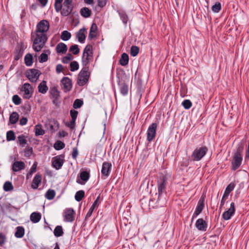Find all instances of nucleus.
<instances>
[{
    "label": "nucleus",
    "mask_w": 249,
    "mask_h": 249,
    "mask_svg": "<svg viewBox=\"0 0 249 249\" xmlns=\"http://www.w3.org/2000/svg\"><path fill=\"white\" fill-rule=\"evenodd\" d=\"M48 37L47 35H42L35 33L31 35V40L33 41V49L36 52L40 51L45 46Z\"/></svg>",
    "instance_id": "f257e3e1"
},
{
    "label": "nucleus",
    "mask_w": 249,
    "mask_h": 249,
    "mask_svg": "<svg viewBox=\"0 0 249 249\" xmlns=\"http://www.w3.org/2000/svg\"><path fill=\"white\" fill-rule=\"evenodd\" d=\"M244 149V146L242 144H240L237 145L236 151L233 152L231 169L233 171L239 168L242 164Z\"/></svg>",
    "instance_id": "f03ea898"
},
{
    "label": "nucleus",
    "mask_w": 249,
    "mask_h": 249,
    "mask_svg": "<svg viewBox=\"0 0 249 249\" xmlns=\"http://www.w3.org/2000/svg\"><path fill=\"white\" fill-rule=\"evenodd\" d=\"M208 151V148L205 145L196 147L191 156V160L193 161H198L201 160L206 155Z\"/></svg>",
    "instance_id": "7ed1b4c3"
},
{
    "label": "nucleus",
    "mask_w": 249,
    "mask_h": 249,
    "mask_svg": "<svg viewBox=\"0 0 249 249\" xmlns=\"http://www.w3.org/2000/svg\"><path fill=\"white\" fill-rule=\"evenodd\" d=\"M90 74L89 67L88 66L83 67L78 74L77 84L80 86L85 85L89 81Z\"/></svg>",
    "instance_id": "20e7f679"
},
{
    "label": "nucleus",
    "mask_w": 249,
    "mask_h": 249,
    "mask_svg": "<svg viewBox=\"0 0 249 249\" xmlns=\"http://www.w3.org/2000/svg\"><path fill=\"white\" fill-rule=\"evenodd\" d=\"M50 28V24L48 20L42 19L36 25V29L34 33L42 35H47Z\"/></svg>",
    "instance_id": "39448f33"
},
{
    "label": "nucleus",
    "mask_w": 249,
    "mask_h": 249,
    "mask_svg": "<svg viewBox=\"0 0 249 249\" xmlns=\"http://www.w3.org/2000/svg\"><path fill=\"white\" fill-rule=\"evenodd\" d=\"M93 59L92 46L90 45H88L85 48L82 56V61L85 66L92 61Z\"/></svg>",
    "instance_id": "423d86ee"
},
{
    "label": "nucleus",
    "mask_w": 249,
    "mask_h": 249,
    "mask_svg": "<svg viewBox=\"0 0 249 249\" xmlns=\"http://www.w3.org/2000/svg\"><path fill=\"white\" fill-rule=\"evenodd\" d=\"M72 2V0H64L63 7H62V9L60 10L62 16L66 17L72 12L73 8Z\"/></svg>",
    "instance_id": "0eeeda50"
},
{
    "label": "nucleus",
    "mask_w": 249,
    "mask_h": 249,
    "mask_svg": "<svg viewBox=\"0 0 249 249\" xmlns=\"http://www.w3.org/2000/svg\"><path fill=\"white\" fill-rule=\"evenodd\" d=\"M167 180L165 178L163 177L159 179L158 181V189L159 197L158 200H160V197L166 193V187L167 185Z\"/></svg>",
    "instance_id": "6e6552de"
},
{
    "label": "nucleus",
    "mask_w": 249,
    "mask_h": 249,
    "mask_svg": "<svg viewBox=\"0 0 249 249\" xmlns=\"http://www.w3.org/2000/svg\"><path fill=\"white\" fill-rule=\"evenodd\" d=\"M157 124L156 123H152L148 128L147 131V140L151 142L155 139L156 135Z\"/></svg>",
    "instance_id": "1a4fd4ad"
},
{
    "label": "nucleus",
    "mask_w": 249,
    "mask_h": 249,
    "mask_svg": "<svg viewBox=\"0 0 249 249\" xmlns=\"http://www.w3.org/2000/svg\"><path fill=\"white\" fill-rule=\"evenodd\" d=\"M64 157L62 155L57 156L53 158L52 160L53 166L56 170L61 168L64 162Z\"/></svg>",
    "instance_id": "9d476101"
},
{
    "label": "nucleus",
    "mask_w": 249,
    "mask_h": 249,
    "mask_svg": "<svg viewBox=\"0 0 249 249\" xmlns=\"http://www.w3.org/2000/svg\"><path fill=\"white\" fill-rule=\"evenodd\" d=\"M40 75L39 71L36 69H32L26 73V76L32 82H35Z\"/></svg>",
    "instance_id": "9b49d317"
},
{
    "label": "nucleus",
    "mask_w": 249,
    "mask_h": 249,
    "mask_svg": "<svg viewBox=\"0 0 249 249\" xmlns=\"http://www.w3.org/2000/svg\"><path fill=\"white\" fill-rule=\"evenodd\" d=\"M21 91L24 92L23 97L25 99H29L32 95V89L30 84L25 83L21 87Z\"/></svg>",
    "instance_id": "f8f14e48"
},
{
    "label": "nucleus",
    "mask_w": 249,
    "mask_h": 249,
    "mask_svg": "<svg viewBox=\"0 0 249 249\" xmlns=\"http://www.w3.org/2000/svg\"><path fill=\"white\" fill-rule=\"evenodd\" d=\"M75 212L72 208L66 209L64 212L65 221L71 222L74 220Z\"/></svg>",
    "instance_id": "ddd939ff"
},
{
    "label": "nucleus",
    "mask_w": 249,
    "mask_h": 249,
    "mask_svg": "<svg viewBox=\"0 0 249 249\" xmlns=\"http://www.w3.org/2000/svg\"><path fill=\"white\" fill-rule=\"evenodd\" d=\"M235 212L234 203L231 202L230 204V208L222 214V217L224 220H228L234 214Z\"/></svg>",
    "instance_id": "4468645a"
},
{
    "label": "nucleus",
    "mask_w": 249,
    "mask_h": 249,
    "mask_svg": "<svg viewBox=\"0 0 249 249\" xmlns=\"http://www.w3.org/2000/svg\"><path fill=\"white\" fill-rule=\"evenodd\" d=\"M117 84L119 87L121 94L123 96H126L128 92V86L122 79L118 78Z\"/></svg>",
    "instance_id": "2eb2a0df"
},
{
    "label": "nucleus",
    "mask_w": 249,
    "mask_h": 249,
    "mask_svg": "<svg viewBox=\"0 0 249 249\" xmlns=\"http://www.w3.org/2000/svg\"><path fill=\"white\" fill-rule=\"evenodd\" d=\"M112 167V164L109 162H104L102 164L101 174L102 176L108 177L110 174Z\"/></svg>",
    "instance_id": "dca6fc26"
},
{
    "label": "nucleus",
    "mask_w": 249,
    "mask_h": 249,
    "mask_svg": "<svg viewBox=\"0 0 249 249\" xmlns=\"http://www.w3.org/2000/svg\"><path fill=\"white\" fill-rule=\"evenodd\" d=\"M61 82L64 90L65 92L70 91L71 89L72 84L71 80L69 78L67 77H63L61 80Z\"/></svg>",
    "instance_id": "f3484780"
},
{
    "label": "nucleus",
    "mask_w": 249,
    "mask_h": 249,
    "mask_svg": "<svg viewBox=\"0 0 249 249\" xmlns=\"http://www.w3.org/2000/svg\"><path fill=\"white\" fill-rule=\"evenodd\" d=\"M196 227L198 230L205 231L207 228V223L203 219L199 218L196 221Z\"/></svg>",
    "instance_id": "a211bd4d"
},
{
    "label": "nucleus",
    "mask_w": 249,
    "mask_h": 249,
    "mask_svg": "<svg viewBox=\"0 0 249 249\" xmlns=\"http://www.w3.org/2000/svg\"><path fill=\"white\" fill-rule=\"evenodd\" d=\"M25 167V163L22 161H16L12 164V169L15 172L23 170Z\"/></svg>",
    "instance_id": "6ab92c4d"
},
{
    "label": "nucleus",
    "mask_w": 249,
    "mask_h": 249,
    "mask_svg": "<svg viewBox=\"0 0 249 249\" xmlns=\"http://www.w3.org/2000/svg\"><path fill=\"white\" fill-rule=\"evenodd\" d=\"M204 208V199L202 197L199 200L195 211L193 214V218L197 216L202 211Z\"/></svg>",
    "instance_id": "aec40b11"
},
{
    "label": "nucleus",
    "mask_w": 249,
    "mask_h": 249,
    "mask_svg": "<svg viewBox=\"0 0 249 249\" xmlns=\"http://www.w3.org/2000/svg\"><path fill=\"white\" fill-rule=\"evenodd\" d=\"M42 180V176L40 174H37L34 177L32 184L31 187L34 189H36L38 188L39 184L41 183Z\"/></svg>",
    "instance_id": "412c9836"
},
{
    "label": "nucleus",
    "mask_w": 249,
    "mask_h": 249,
    "mask_svg": "<svg viewBox=\"0 0 249 249\" xmlns=\"http://www.w3.org/2000/svg\"><path fill=\"white\" fill-rule=\"evenodd\" d=\"M97 35V26L94 23H92L89 33L88 38L91 40L93 38H95Z\"/></svg>",
    "instance_id": "4be33fe9"
},
{
    "label": "nucleus",
    "mask_w": 249,
    "mask_h": 249,
    "mask_svg": "<svg viewBox=\"0 0 249 249\" xmlns=\"http://www.w3.org/2000/svg\"><path fill=\"white\" fill-rule=\"evenodd\" d=\"M56 51L58 53H65L67 51V46L64 43H58L56 46Z\"/></svg>",
    "instance_id": "5701e85b"
},
{
    "label": "nucleus",
    "mask_w": 249,
    "mask_h": 249,
    "mask_svg": "<svg viewBox=\"0 0 249 249\" xmlns=\"http://www.w3.org/2000/svg\"><path fill=\"white\" fill-rule=\"evenodd\" d=\"M86 29L85 28H82L78 31L76 35L78 41L81 43H84L86 39Z\"/></svg>",
    "instance_id": "b1692460"
},
{
    "label": "nucleus",
    "mask_w": 249,
    "mask_h": 249,
    "mask_svg": "<svg viewBox=\"0 0 249 249\" xmlns=\"http://www.w3.org/2000/svg\"><path fill=\"white\" fill-rule=\"evenodd\" d=\"M41 217V214L37 212H33L30 215V220L34 223L38 222L40 221Z\"/></svg>",
    "instance_id": "393cba45"
},
{
    "label": "nucleus",
    "mask_w": 249,
    "mask_h": 249,
    "mask_svg": "<svg viewBox=\"0 0 249 249\" xmlns=\"http://www.w3.org/2000/svg\"><path fill=\"white\" fill-rule=\"evenodd\" d=\"M80 13L83 17L85 18H88L90 16L91 11L89 8L87 7H83L81 9Z\"/></svg>",
    "instance_id": "a878e982"
},
{
    "label": "nucleus",
    "mask_w": 249,
    "mask_h": 249,
    "mask_svg": "<svg viewBox=\"0 0 249 249\" xmlns=\"http://www.w3.org/2000/svg\"><path fill=\"white\" fill-rule=\"evenodd\" d=\"M128 55L126 53H123L120 59V64L123 66H125L128 64Z\"/></svg>",
    "instance_id": "bb28decb"
},
{
    "label": "nucleus",
    "mask_w": 249,
    "mask_h": 249,
    "mask_svg": "<svg viewBox=\"0 0 249 249\" xmlns=\"http://www.w3.org/2000/svg\"><path fill=\"white\" fill-rule=\"evenodd\" d=\"M24 235V229L23 227L18 226L16 228L15 236L17 238H22Z\"/></svg>",
    "instance_id": "cd10ccee"
},
{
    "label": "nucleus",
    "mask_w": 249,
    "mask_h": 249,
    "mask_svg": "<svg viewBox=\"0 0 249 249\" xmlns=\"http://www.w3.org/2000/svg\"><path fill=\"white\" fill-rule=\"evenodd\" d=\"M38 91L41 93L44 94L46 93L48 90V87L46 85V82L43 81L38 87Z\"/></svg>",
    "instance_id": "c85d7f7f"
},
{
    "label": "nucleus",
    "mask_w": 249,
    "mask_h": 249,
    "mask_svg": "<svg viewBox=\"0 0 249 249\" xmlns=\"http://www.w3.org/2000/svg\"><path fill=\"white\" fill-rule=\"evenodd\" d=\"M118 14L123 23L126 25L128 18L126 13L124 11L120 10L118 11Z\"/></svg>",
    "instance_id": "c756f323"
},
{
    "label": "nucleus",
    "mask_w": 249,
    "mask_h": 249,
    "mask_svg": "<svg viewBox=\"0 0 249 249\" xmlns=\"http://www.w3.org/2000/svg\"><path fill=\"white\" fill-rule=\"evenodd\" d=\"M35 130L36 136L43 135L45 134V131L42 129V125L40 124H36Z\"/></svg>",
    "instance_id": "7c9ffc66"
},
{
    "label": "nucleus",
    "mask_w": 249,
    "mask_h": 249,
    "mask_svg": "<svg viewBox=\"0 0 249 249\" xmlns=\"http://www.w3.org/2000/svg\"><path fill=\"white\" fill-rule=\"evenodd\" d=\"M18 114L16 112H12L9 117V122L12 124H16L18 119Z\"/></svg>",
    "instance_id": "2f4dec72"
},
{
    "label": "nucleus",
    "mask_w": 249,
    "mask_h": 249,
    "mask_svg": "<svg viewBox=\"0 0 249 249\" xmlns=\"http://www.w3.org/2000/svg\"><path fill=\"white\" fill-rule=\"evenodd\" d=\"M53 233L56 237L62 236L64 233L62 227L61 226H57L54 230Z\"/></svg>",
    "instance_id": "473e14b6"
},
{
    "label": "nucleus",
    "mask_w": 249,
    "mask_h": 249,
    "mask_svg": "<svg viewBox=\"0 0 249 249\" xmlns=\"http://www.w3.org/2000/svg\"><path fill=\"white\" fill-rule=\"evenodd\" d=\"M25 63L27 66H30L33 64V56L31 54L27 53L24 57Z\"/></svg>",
    "instance_id": "72a5a7b5"
},
{
    "label": "nucleus",
    "mask_w": 249,
    "mask_h": 249,
    "mask_svg": "<svg viewBox=\"0 0 249 249\" xmlns=\"http://www.w3.org/2000/svg\"><path fill=\"white\" fill-rule=\"evenodd\" d=\"M69 52L74 55L78 54L80 52V49L78 47V45L74 44L71 45L69 48Z\"/></svg>",
    "instance_id": "f704fd0d"
},
{
    "label": "nucleus",
    "mask_w": 249,
    "mask_h": 249,
    "mask_svg": "<svg viewBox=\"0 0 249 249\" xmlns=\"http://www.w3.org/2000/svg\"><path fill=\"white\" fill-rule=\"evenodd\" d=\"M71 37V34L67 31H64L62 32L61 39L64 41H67Z\"/></svg>",
    "instance_id": "c9c22d12"
},
{
    "label": "nucleus",
    "mask_w": 249,
    "mask_h": 249,
    "mask_svg": "<svg viewBox=\"0 0 249 249\" xmlns=\"http://www.w3.org/2000/svg\"><path fill=\"white\" fill-rule=\"evenodd\" d=\"M55 195V191L53 190L49 189L47 191L45 194V197L49 200H52L54 197Z\"/></svg>",
    "instance_id": "e433bc0d"
},
{
    "label": "nucleus",
    "mask_w": 249,
    "mask_h": 249,
    "mask_svg": "<svg viewBox=\"0 0 249 249\" xmlns=\"http://www.w3.org/2000/svg\"><path fill=\"white\" fill-rule=\"evenodd\" d=\"M85 196V192L83 190L77 191L75 195V199L77 201H80Z\"/></svg>",
    "instance_id": "4c0bfd02"
},
{
    "label": "nucleus",
    "mask_w": 249,
    "mask_h": 249,
    "mask_svg": "<svg viewBox=\"0 0 249 249\" xmlns=\"http://www.w3.org/2000/svg\"><path fill=\"white\" fill-rule=\"evenodd\" d=\"M18 142L19 145L22 147H24L27 143V140L25 138V137L21 135L18 137Z\"/></svg>",
    "instance_id": "58836bf2"
},
{
    "label": "nucleus",
    "mask_w": 249,
    "mask_h": 249,
    "mask_svg": "<svg viewBox=\"0 0 249 249\" xmlns=\"http://www.w3.org/2000/svg\"><path fill=\"white\" fill-rule=\"evenodd\" d=\"M16 139L15 133L12 130L8 131L6 133V140L7 141H14Z\"/></svg>",
    "instance_id": "ea45409f"
},
{
    "label": "nucleus",
    "mask_w": 249,
    "mask_h": 249,
    "mask_svg": "<svg viewBox=\"0 0 249 249\" xmlns=\"http://www.w3.org/2000/svg\"><path fill=\"white\" fill-rule=\"evenodd\" d=\"M80 178L84 182L87 181L89 178V173L87 171H82L80 173Z\"/></svg>",
    "instance_id": "a19ab883"
},
{
    "label": "nucleus",
    "mask_w": 249,
    "mask_h": 249,
    "mask_svg": "<svg viewBox=\"0 0 249 249\" xmlns=\"http://www.w3.org/2000/svg\"><path fill=\"white\" fill-rule=\"evenodd\" d=\"M63 0H55L54 8L57 12H59L62 9V2Z\"/></svg>",
    "instance_id": "79ce46f5"
},
{
    "label": "nucleus",
    "mask_w": 249,
    "mask_h": 249,
    "mask_svg": "<svg viewBox=\"0 0 249 249\" xmlns=\"http://www.w3.org/2000/svg\"><path fill=\"white\" fill-rule=\"evenodd\" d=\"M139 52V48L136 46H132L130 49V54L132 56H136Z\"/></svg>",
    "instance_id": "37998d69"
},
{
    "label": "nucleus",
    "mask_w": 249,
    "mask_h": 249,
    "mask_svg": "<svg viewBox=\"0 0 249 249\" xmlns=\"http://www.w3.org/2000/svg\"><path fill=\"white\" fill-rule=\"evenodd\" d=\"M13 189V186L10 181H6L3 185V190L6 191H10Z\"/></svg>",
    "instance_id": "c03bdc74"
},
{
    "label": "nucleus",
    "mask_w": 249,
    "mask_h": 249,
    "mask_svg": "<svg viewBox=\"0 0 249 249\" xmlns=\"http://www.w3.org/2000/svg\"><path fill=\"white\" fill-rule=\"evenodd\" d=\"M65 145L64 143L61 141H58L54 144V148L57 150L62 149L64 148Z\"/></svg>",
    "instance_id": "a18cd8bd"
},
{
    "label": "nucleus",
    "mask_w": 249,
    "mask_h": 249,
    "mask_svg": "<svg viewBox=\"0 0 249 249\" xmlns=\"http://www.w3.org/2000/svg\"><path fill=\"white\" fill-rule=\"evenodd\" d=\"M182 105L185 109H188L192 107V103L190 100L186 99L182 102Z\"/></svg>",
    "instance_id": "49530a36"
},
{
    "label": "nucleus",
    "mask_w": 249,
    "mask_h": 249,
    "mask_svg": "<svg viewBox=\"0 0 249 249\" xmlns=\"http://www.w3.org/2000/svg\"><path fill=\"white\" fill-rule=\"evenodd\" d=\"M221 3L219 2H216L212 7V11L214 13H218L221 10Z\"/></svg>",
    "instance_id": "de8ad7c7"
},
{
    "label": "nucleus",
    "mask_w": 249,
    "mask_h": 249,
    "mask_svg": "<svg viewBox=\"0 0 249 249\" xmlns=\"http://www.w3.org/2000/svg\"><path fill=\"white\" fill-rule=\"evenodd\" d=\"M33 153V148L31 147H27L24 150V156L26 158H30Z\"/></svg>",
    "instance_id": "09e8293b"
},
{
    "label": "nucleus",
    "mask_w": 249,
    "mask_h": 249,
    "mask_svg": "<svg viewBox=\"0 0 249 249\" xmlns=\"http://www.w3.org/2000/svg\"><path fill=\"white\" fill-rule=\"evenodd\" d=\"M98 207V205H96V203H93L91 207L90 208L89 212L87 213L86 214V218L89 217L91 215L94 210L95 208H97Z\"/></svg>",
    "instance_id": "8fccbe9b"
},
{
    "label": "nucleus",
    "mask_w": 249,
    "mask_h": 249,
    "mask_svg": "<svg viewBox=\"0 0 249 249\" xmlns=\"http://www.w3.org/2000/svg\"><path fill=\"white\" fill-rule=\"evenodd\" d=\"M79 69V64L76 61H72L70 63V70L71 71H74Z\"/></svg>",
    "instance_id": "3c124183"
},
{
    "label": "nucleus",
    "mask_w": 249,
    "mask_h": 249,
    "mask_svg": "<svg viewBox=\"0 0 249 249\" xmlns=\"http://www.w3.org/2000/svg\"><path fill=\"white\" fill-rule=\"evenodd\" d=\"M83 101L80 99H76L73 105V107L75 109H77L78 108H80L83 105Z\"/></svg>",
    "instance_id": "603ef678"
},
{
    "label": "nucleus",
    "mask_w": 249,
    "mask_h": 249,
    "mask_svg": "<svg viewBox=\"0 0 249 249\" xmlns=\"http://www.w3.org/2000/svg\"><path fill=\"white\" fill-rule=\"evenodd\" d=\"M235 184L233 182H231L226 187L225 192L230 194L231 192H232L234 188H235Z\"/></svg>",
    "instance_id": "864d4df0"
},
{
    "label": "nucleus",
    "mask_w": 249,
    "mask_h": 249,
    "mask_svg": "<svg viewBox=\"0 0 249 249\" xmlns=\"http://www.w3.org/2000/svg\"><path fill=\"white\" fill-rule=\"evenodd\" d=\"M73 57L71 54H68L62 58V61L63 63L67 64L71 60L73 59Z\"/></svg>",
    "instance_id": "5fc2aeb1"
},
{
    "label": "nucleus",
    "mask_w": 249,
    "mask_h": 249,
    "mask_svg": "<svg viewBox=\"0 0 249 249\" xmlns=\"http://www.w3.org/2000/svg\"><path fill=\"white\" fill-rule=\"evenodd\" d=\"M39 61L40 63H43L46 62L48 59V56L47 54L45 53H42L39 57Z\"/></svg>",
    "instance_id": "6e6d98bb"
},
{
    "label": "nucleus",
    "mask_w": 249,
    "mask_h": 249,
    "mask_svg": "<svg viewBox=\"0 0 249 249\" xmlns=\"http://www.w3.org/2000/svg\"><path fill=\"white\" fill-rule=\"evenodd\" d=\"M12 101L16 105H19L21 102V98L18 95H14L13 96Z\"/></svg>",
    "instance_id": "4d7b16f0"
},
{
    "label": "nucleus",
    "mask_w": 249,
    "mask_h": 249,
    "mask_svg": "<svg viewBox=\"0 0 249 249\" xmlns=\"http://www.w3.org/2000/svg\"><path fill=\"white\" fill-rule=\"evenodd\" d=\"M70 115L71 120L76 121L78 115V111L72 109L70 111Z\"/></svg>",
    "instance_id": "13d9d810"
},
{
    "label": "nucleus",
    "mask_w": 249,
    "mask_h": 249,
    "mask_svg": "<svg viewBox=\"0 0 249 249\" xmlns=\"http://www.w3.org/2000/svg\"><path fill=\"white\" fill-rule=\"evenodd\" d=\"M51 93L52 96L55 98H57L59 96V91L55 88L52 89Z\"/></svg>",
    "instance_id": "bf43d9fd"
},
{
    "label": "nucleus",
    "mask_w": 249,
    "mask_h": 249,
    "mask_svg": "<svg viewBox=\"0 0 249 249\" xmlns=\"http://www.w3.org/2000/svg\"><path fill=\"white\" fill-rule=\"evenodd\" d=\"M36 167H37V163L35 162L31 168H30V171L28 173V175H32L34 173H35L36 170Z\"/></svg>",
    "instance_id": "052dcab7"
},
{
    "label": "nucleus",
    "mask_w": 249,
    "mask_h": 249,
    "mask_svg": "<svg viewBox=\"0 0 249 249\" xmlns=\"http://www.w3.org/2000/svg\"><path fill=\"white\" fill-rule=\"evenodd\" d=\"M6 240V237L2 233H0V246H2Z\"/></svg>",
    "instance_id": "680f3d73"
},
{
    "label": "nucleus",
    "mask_w": 249,
    "mask_h": 249,
    "mask_svg": "<svg viewBox=\"0 0 249 249\" xmlns=\"http://www.w3.org/2000/svg\"><path fill=\"white\" fill-rule=\"evenodd\" d=\"M98 5L102 8L104 7L107 4V0H97Z\"/></svg>",
    "instance_id": "e2e57ef3"
},
{
    "label": "nucleus",
    "mask_w": 249,
    "mask_h": 249,
    "mask_svg": "<svg viewBox=\"0 0 249 249\" xmlns=\"http://www.w3.org/2000/svg\"><path fill=\"white\" fill-rule=\"evenodd\" d=\"M75 120H71L70 123H69L67 125L71 129H73L75 127Z\"/></svg>",
    "instance_id": "0e129e2a"
},
{
    "label": "nucleus",
    "mask_w": 249,
    "mask_h": 249,
    "mask_svg": "<svg viewBox=\"0 0 249 249\" xmlns=\"http://www.w3.org/2000/svg\"><path fill=\"white\" fill-rule=\"evenodd\" d=\"M78 155V150L76 148H74L73 149L72 153V157L74 159H76L77 156Z\"/></svg>",
    "instance_id": "69168bd1"
},
{
    "label": "nucleus",
    "mask_w": 249,
    "mask_h": 249,
    "mask_svg": "<svg viewBox=\"0 0 249 249\" xmlns=\"http://www.w3.org/2000/svg\"><path fill=\"white\" fill-rule=\"evenodd\" d=\"M63 66L61 64H58L57 65L56 67V71L57 73H60V72L62 71V70H63Z\"/></svg>",
    "instance_id": "338daca9"
},
{
    "label": "nucleus",
    "mask_w": 249,
    "mask_h": 249,
    "mask_svg": "<svg viewBox=\"0 0 249 249\" xmlns=\"http://www.w3.org/2000/svg\"><path fill=\"white\" fill-rule=\"evenodd\" d=\"M245 159V160H249V143H248V148L246 152Z\"/></svg>",
    "instance_id": "774afa93"
}]
</instances>
